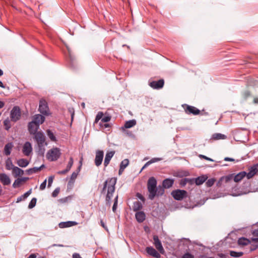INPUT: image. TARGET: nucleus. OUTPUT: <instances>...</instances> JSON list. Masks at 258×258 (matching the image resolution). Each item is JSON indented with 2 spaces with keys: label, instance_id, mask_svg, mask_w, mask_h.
Segmentation results:
<instances>
[{
  "label": "nucleus",
  "instance_id": "1",
  "mask_svg": "<svg viewBox=\"0 0 258 258\" xmlns=\"http://www.w3.org/2000/svg\"><path fill=\"white\" fill-rule=\"evenodd\" d=\"M116 183V178H109L104 182L103 186L101 190V195H105V202L106 205L110 206L111 199L115 191V185Z\"/></svg>",
  "mask_w": 258,
  "mask_h": 258
},
{
  "label": "nucleus",
  "instance_id": "2",
  "mask_svg": "<svg viewBox=\"0 0 258 258\" xmlns=\"http://www.w3.org/2000/svg\"><path fill=\"white\" fill-rule=\"evenodd\" d=\"M157 181L154 177H151L147 181V189L149 192L148 199L153 200L155 197L163 196L165 190L161 185L157 186Z\"/></svg>",
  "mask_w": 258,
  "mask_h": 258
},
{
  "label": "nucleus",
  "instance_id": "3",
  "mask_svg": "<svg viewBox=\"0 0 258 258\" xmlns=\"http://www.w3.org/2000/svg\"><path fill=\"white\" fill-rule=\"evenodd\" d=\"M61 153L57 148H53L48 151L47 153V158L51 161L57 160L60 156Z\"/></svg>",
  "mask_w": 258,
  "mask_h": 258
},
{
  "label": "nucleus",
  "instance_id": "4",
  "mask_svg": "<svg viewBox=\"0 0 258 258\" xmlns=\"http://www.w3.org/2000/svg\"><path fill=\"white\" fill-rule=\"evenodd\" d=\"M21 116V112L20 108L18 106H15L11 111L10 118L11 121L13 122H17L19 120Z\"/></svg>",
  "mask_w": 258,
  "mask_h": 258
},
{
  "label": "nucleus",
  "instance_id": "5",
  "mask_svg": "<svg viewBox=\"0 0 258 258\" xmlns=\"http://www.w3.org/2000/svg\"><path fill=\"white\" fill-rule=\"evenodd\" d=\"M171 195L175 200L180 201L187 197V192L184 190L176 189L173 190L171 192Z\"/></svg>",
  "mask_w": 258,
  "mask_h": 258
},
{
  "label": "nucleus",
  "instance_id": "6",
  "mask_svg": "<svg viewBox=\"0 0 258 258\" xmlns=\"http://www.w3.org/2000/svg\"><path fill=\"white\" fill-rule=\"evenodd\" d=\"M103 115L104 114L102 112L99 111L96 116L94 123H97L98 121L101 120L100 122H99V125H102V123H106L111 120V116L107 115L103 117Z\"/></svg>",
  "mask_w": 258,
  "mask_h": 258
},
{
  "label": "nucleus",
  "instance_id": "7",
  "mask_svg": "<svg viewBox=\"0 0 258 258\" xmlns=\"http://www.w3.org/2000/svg\"><path fill=\"white\" fill-rule=\"evenodd\" d=\"M182 107L184 109L185 112L187 114L198 115L200 113V110L195 106H190L186 104H183Z\"/></svg>",
  "mask_w": 258,
  "mask_h": 258
},
{
  "label": "nucleus",
  "instance_id": "8",
  "mask_svg": "<svg viewBox=\"0 0 258 258\" xmlns=\"http://www.w3.org/2000/svg\"><path fill=\"white\" fill-rule=\"evenodd\" d=\"M39 111L42 114L47 115L49 114V107L47 102L44 99H41L39 101Z\"/></svg>",
  "mask_w": 258,
  "mask_h": 258
},
{
  "label": "nucleus",
  "instance_id": "9",
  "mask_svg": "<svg viewBox=\"0 0 258 258\" xmlns=\"http://www.w3.org/2000/svg\"><path fill=\"white\" fill-rule=\"evenodd\" d=\"M33 135L34 139L36 141L37 145H40L41 146L42 145H47L45 142V137L42 132H38Z\"/></svg>",
  "mask_w": 258,
  "mask_h": 258
},
{
  "label": "nucleus",
  "instance_id": "10",
  "mask_svg": "<svg viewBox=\"0 0 258 258\" xmlns=\"http://www.w3.org/2000/svg\"><path fill=\"white\" fill-rule=\"evenodd\" d=\"M164 85L163 79H160L158 81H153L149 83V86L154 89H160L162 88Z\"/></svg>",
  "mask_w": 258,
  "mask_h": 258
},
{
  "label": "nucleus",
  "instance_id": "11",
  "mask_svg": "<svg viewBox=\"0 0 258 258\" xmlns=\"http://www.w3.org/2000/svg\"><path fill=\"white\" fill-rule=\"evenodd\" d=\"M104 156V152L102 150H97L96 152L95 158V164L96 166H99L102 162L103 158Z\"/></svg>",
  "mask_w": 258,
  "mask_h": 258
},
{
  "label": "nucleus",
  "instance_id": "12",
  "mask_svg": "<svg viewBox=\"0 0 258 258\" xmlns=\"http://www.w3.org/2000/svg\"><path fill=\"white\" fill-rule=\"evenodd\" d=\"M258 173V163L253 165L249 168V172L247 173L246 176L247 179H250Z\"/></svg>",
  "mask_w": 258,
  "mask_h": 258
},
{
  "label": "nucleus",
  "instance_id": "13",
  "mask_svg": "<svg viewBox=\"0 0 258 258\" xmlns=\"http://www.w3.org/2000/svg\"><path fill=\"white\" fill-rule=\"evenodd\" d=\"M39 125L35 123V121H31L28 123V129L31 135H34L38 132V129Z\"/></svg>",
  "mask_w": 258,
  "mask_h": 258
},
{
  "label": "nucleus",
  "instance_id": "14",
  "mask_svg": "<svg viewBox=\"0 0 258 258\" xmlns=\"http://www.w3.org/2000/svg\"><path fill=\"white\" fill-rule=\"evenodd\" d=\"M146 251L147 253L155 258H160V254L153 247L148 246L146 248Z\"/></svg>",
  "mask_w": 258,
  "mask_h": 258
},
{
  "label": "nucleus",
  "instance_id": "15",
  "mask_svg": "<svg viewBox=\"0 0 258 258\" xmlns=\"http://www.w3.org/2000/svg\"><path fill=\"white\" fill-rule=\"evenodd\" d=\"M153 240L155 246L161 253H162L164 251V248L162 246L161 241L159 239L158 236L154 235Z\"/></svg>",
  "mask_w": 258,
  "mask_h": 258
},
{
  "label": "nucleus",
  "instance_id": "16",
  "mask_svg": "<svg viewBox=\"0 0 258 258\" xmlns=\"http://www.w3.org/2000/svg\"><path fill=\"white\" fill-rule=\"evenodd\" d=\"M32 151V148L31 143L29 142H26L23 147V153L26 156H28Z\"/></svg>",
  "mask_w": 258,
  "mask_h": 258
},
{
  "label": "nucleus",
  "instance_id": "17",
  "mask_svg": "<svg viewBox=\"0 0 258 258\" xmlns=\"http://www.w3.org/2000/svg\"><path fill=\"white\" fill-rule=\"evenodd\" d=\"M174 182V180L172 178H166L163 180L162 182V185L161 187L163 188V189L165 188H169L172 187Z\"/></svg>",
  "mask_w": 258,
  "mask_h": 258
},
{
  "label": "nucleus",
  "instance_id": "18",
  "mask_svg": "<svg viewBox=\"0 0 258 258\" xmlns=\"http://www.w3.org/2000/svg\"><path fill=\"white\" fill-rule=\"evenodd\" d=\"M0 181L4 185H8L11 183V179L5 173H0Z\"/></svg>",
  "mask_w": 258,
  "mask_h": 258
},
{
  "label": "nucleus",
  "instance_id": "19",
  "mask_svg": "<svg viewBox=\"0 0 258 258\" xmlns=\"http://www.w3.org/2000/svg\"><path fill=\"white\" fill-rule=\"evenodd\" d=\"M114 151H111L107 152L105 155V159L104 161V165L105 167H107L109 164L111 158L115 154Z\"/></svg>",
  "mask_w": 258,
  "mask_h": 258
},
{
  "label": "nucleus",
  "instance_id": "20",
  "mask_svg": "<svg viewBox=\"0 0 258 258\" xmlns=\"http://www.w3.org/2000/svg\"><path fill=\"white\" fill-rule=\"evenodd\" d=\"M135 217L139 223H142L145 220L146 215L143 211H138L135 214Z\"/></svg>",
  "mask_w": 258,
  "mask_h": 258
},
{
  "label": "nucleus",
  "instance_id": "21",
  "mask_svg": "<svg viewBox=\"0 0 258 258\" xmlns=\"http://www.w3.org/2000/svg\"><path fill=\"white\" fill-rule=\"evenodd\" d=\"M44 116L38 114L34 115L32 121H35V123H36L38 125H40V124H42L44 122Z\"/></svg>",
  "mask_w": 258,
  "mask_h": 258
},
{
  "label": "nucleus",
  "instance_id": "22",
  "mask_svg": "<svg viewBox=\"0 0 258 258\" xmlns=\"http://www.w3.org/2000/svg\"><path fill=\"white\" fill-rule=\"evenodd\" d=\"M45 167L44 164H42L41 166H40L39 167H33L31 168H29L27 169L26 172L27 174L28 175H31L33 173H37L40 170H41L44 167Z\"/></svg>",
  "mask_w": 258,
  "mask_h": 258
},
{
  "label": "nucleus",
  "instance_id": "23",
  "mask_svg": "<svg viewBox=\"0 0 258 258\" xmlns=\"http://www.w3.org/2000/svg\"><path fill=\"white\" fill-rule=\"evenodd\" d=\"M247 174V172L245 171H241L236 175L234 176V181L235 182H238L240 181Z\"/></svg>",
  "mask_w": 258,
  "mask_h": 258
},
{
  "label": "nucleus",
  "instance_id": "24",
  "mask_svg": "<svg viewBox=\"0 0 258 258\" xmlns=\"http://www.w3.org/2000/svg\"><path fill=\"white\" fill-rule=\"evenodd\" d=\"M23 173H24V171L22 169H21V168H20L17 166L13 167V170H12V174H13V175L15 177H17L18 176L23 175Z\"/></svg>",
  "mask_w": 258,
  "mask_h": 258
},
{
  "label": "nucleus",
  "instance_id": "25",
  "mask_svg": "<svg viewBox=\"0 0 258 258\" xmlns=\"http://www.w3.org/2000/svg\"><path fill=\"white\" fill-rule=\"evenodd\" d=\"M207 179L206 176H201L198 177L194 179V183H195L196 185H199L202 184Z\"/></svg>",
  "mask_w": 258,
  "mask_h": 258
},
{
  "label": "nucleus",
  "instance_id": "26",
  "mask_svg": "<svg viewBox=\"0 0 258 258\" xmlns=\"http://www.w3.org/2000/svg\"><path fill=\"white\" fill-rule=\"evenodd\" d=\"M136 124V121L135 119L130 120L125 122L124 125L121 127L122 130L125 128H129L133 127Z\"/></svg>",
  "mask_w": 258,
  "mask_h": 258
},
{
  "label": "nucleus",
  "instance_id": "27",
  "mask_svg": "<svg viewBox=\"0 0 258 258\" xmlns=\"http://www.w3.org/2000/svg\"><path fill=\"white\" fill-rule=\"evenodd\" d=\"M238 245H247L248 244H249V243H251V241L250 240L246 238H245V237H241V238H239L238 240Z\"/></svg>",
  "mask_w": 258,
  "mask_h": 258
},
{
  "label": "nucleus",
  "instance_id": "28",
  "mask_svg": "<svg viewBox=\"0 0 258 258\" xmlns=\"http://www.w3.org/2000/svg\"><path fill=\"white\" fill-rule=\"evenodd\" d=\"M13 147V145L12 143H9L5 145L4 148V153L6 155L8 156L10 155Z\"/></svg>",
  "mask_w": 258,
  "mask_h": 258
},
{
  "label": "nucleus",
  "instance_id": "29",
  "mask_svg": "<svg viewBox=\"0 0 258 258\" xmlns=\"http://www.w3.org/2000/svg\"><path fill=\"white\" fill-rule=\"evenodd\" d=\"M226 138V136L223 134L220 133H215L213 134L211 140H224Z\"/></svg>",
  "mask_w": 258,
  "mask_h": 258
},
{
  "label": "nucleus",
  "instance_id": "30",
  "mask_svg": "<svg viewBox=\"0 0 258 258\" xmlns=\"http://www.w3.org/2000/svg\"><path fill=\"white\" fill-rule=\"evenodd\" d=\"M29 161L26 159H20L17 160V164L21 167H25L29 164Z\"/></svg>",
  "mask_w": 258,
  "mask_h": 258
},
{
  "label": "nucleus",
  "instance_id": "31",
  "mask_svg": "<svg viewBox=\"0 0 258 258\" xmlns=\"http://www.w3.org/2000/svg\"><path fill=\"white\" fill-rule=\"evenodd\" d=\"M143 207L142 204L139 201L134 202L133 206V209L134 211L138 212L141 210Z\"/></svg>",
  "mask_w": 258,
  "mask_h": 258
},
{
  "label": "nucleus",
  "instance_id": "32",
  "mask_svg": "<svg viewBox=\"0 0 258 258\" xmlns=\"http://www.w3.org/2000/svg\"><path fill=\"white\" fill-rule=\"evenodd\" d=\"M13 167H15L12 163L11 158H9L6 161V169L10 170H13Z\"/></svg>",
  "mask_w": 258,
  "mask_h": 258
},
{
  "label": "nucleus",
  "instance_id": "33",
  "mask_svg": "<svg viewBox=\"0 0 258 258\" xmlns=\"http://www.w3.org/2000/svg\"><path fill=\"white\" fill-rule=\"evenodd\" d=\"M31 189L17 198V202L25 200L31 193Z\"/></svg>",
  "mask_w": 258,
  "mask_h": 258
},
{
  "label": "nucleus",
  "instance_id": "34",
  "mask_svg": "<svg viewBox=\"0 0 258 258\" xmlns=\"http://www.w3.org/2000/svg\"><path fill=\"white\" fill-rule=\"evenodd\" d=\"M187 182H188L190 184H192L194 183V179L184 178L181 180L180 182V185L183 186L185 185Z\"/></svg>",
  "mask_w": 258,
  "mask_h": 258
},
{
  "label": "nucleus",
  "instance_id": "35",
  "mask_svg": "<svg viewBox=\"0 0 258 258\" xmlns=\"http://www.w3.org/2000/svg\"><path fill=\"white\" fill-rule=\"evenodd\" d=\"M4 125L5 129L7 131H9V129L11 127L12 125L11 123V121L9 118H7L4 121Z\"/></svg>",
  "mask_w": 258,
  "mask_h": 258
},
{
  "label": "nucleus",
  "instance_id": "36",
  "mask_svg": "<svg viewBox=\"0 0 258 258\" xmlns=\"http://www.w3.org/2000/svg\"><path fill=\"white\" fill-rule=\"evenodd\" d=\"M47 145H42V146H40V145H38V154L40 156H43L44 152H45V146H46Z\"/></svg>",
  "mask_w": 258,
  "mask_h": 258
},
{
  "label": "nucleus",
  "instance_id": "37",
  "mask_svg": "<svg viewBox=\"0 0 258 258\" xmlns=\"http://www.w3.org/2000/svg\"><path fill=\"white\" fill-rule=\"evenodd\" d=\"M46 133L47 136L49 137L51 141L53 142L56 141V138L53 132H52L50 130H47L46 131Z\"/></svg>",
  "mask_w": 258,
  "mask_h": 258
},
{
  "label": "nucleus",
  "instance_id": "38",
  "mask_svg": "<svg viewBox=\"0 0 258 258\" xmlns=\"http://www.w3.org/2000/svg\"><path fill=\"white\" fill-rule=\"evenodd\" d=\"M230 255L232 257H239L243 255V252H236L235 251L231 250L230 251Z\"/></svg>",
  "mask_w": 258,
  "mask_h": 258
},
{
  "label": "nucleus",
  "instance_id": "39",
  "mask_svg": "<svg viewBox=\"0 0 258 258\" xmlns=\"http://www.w3.org/2000/svg\"><path fill=\"white\" fill-rule=\"evenodd\" d=\"M129 162L128 159H125L121 162L120 167L125 169L129 164Z\"/></svg>",
  "mask_w": 258,
  "mask_h": 258
},
{
  "label": "nucleus",
  "instance_id": "40",
  "mask_svg": "<svg viewBox=\"0 0 258 258\" xmlns=\"http://www.w3.org/2000/svg\"><path fill=\"white\" fill-rule=\"evenodd\" d=\"M22 184V182L21 179H20V178H18L15 180L13 184V187L14 188H17L18 187H19Z\"/></svg>",
  "mask_w": 258,
  "mask_h": 258
},
{
  "label": "nucleus",
  "instance_id": "41",
  "mask_svg": "<svg viewBox=\"0 0 258 258\" xmlns=\"http://www.w3.org/2000/svg\"><path fill=\"white\" fill-rule=\"evenodd\" d=\"M36 202H37L36 198H32V200H31L29 204L28 208L29 209H32L33 208H34L36 205Z\"/></svg>",
  "mask_w": 258,
  "mask_h": 258
},
{
  "label": "nucleus",
  "instance_id": "42",
  "mask_svg": "<svg viewBox=\"0 0 258 258\" xmlns=\"http://www.w3.org/2000/svg\"><path fill=\"white\" fill-rule=\"evenodd\" d=\"M70 223V221L61 222L59 224V226L60 228L70 227H71Z\"/></svg>",
  "mask_w": 258,
  "mask_h": 258
},
{
  "label": "nucleus",
  "instance_id": "43",
  "mask_svg": "<svg viewBox=\"0 0 258 258\" xmlns=\"http://www.w3.org/2000/svg\"><path fill=\"white\" fill-rule=\"evenodd\" d=\"M216 180L214 178L209 179L206 182L207 187H211L215 183Z\"/></svg>",
  "mask_w": 258,
  "mask_h": 258
},
{
  "label": "nucleus",
  "instance_id": "44",
  "mask_svg": "<svg viewBox=\"0 0 258 258\" xmlns=\"http://www.w3.org/2000/svg\"><path fill=\"white\" fill-rule=\"evenodd\" d=\"M74 163V160L73 157H70L69 159V161L68 162V164L67 166V169L70 171L71 168H72Z\"/></svg>",
  "mask_w": 258,
  "mask_h": 258
},
{
  "label": "nucleus",
  "instance_id": "45",
  "mask_svg": "<svg viewBox=\"0 0 258 258\" xmlns=\"http://www.w3.org/2000/svg\"><path fill=\"white\" fill-rule=\"evenodd\" d=\"M223 178L225 179L226 182H228L233 178L234 179V176H233V174H231L227 175Z\"/></svg>",
  "mask_w": 258,
  "mask_h": 258
},
{
  "label": "nucleus",
  "instance_id": "46",
  "mask_svg": "<svg viewBox=\"0 0 258 258\" xmlns=\"http://www.w3.org/2000/svg\"><path fill=\"white\" fill-rule=\"evenodd\" d=\"M161 160V158H153L151 159L150 161H148V163L149 164V165L158 162Z\"/></svg>",
  "mask_w": 258,
  "mask_h": 258
},
{
  "label": "nucleus",
  "instance_id": "47",
  "mask_svg": "<svg viewBox=\"0 0 258 258\" xmlns=\"http://www.w3.org/2000/svg\"><path fill=\"white\" fill-rule=\"evenodd\" d=\"M59 191H60V189L59 187H57L52 192V196L53 197H56L58 195V194H59Z\"/></svg>",
  "mask_w": 258,
  "mask_h": 258
},
{
  "label": "nucleus",
  "instance_id": "48",
  "mask_svg": "<svg viewBox=\"0 0 258 258\" xmlns=\"http://www.w3.org/2000/svg\"><path fill=\"white\" fill-rule=\"evenodd\" d=\"M181 258H195L194 256L189 252L184 253L181 257Z\"/></svg>",
  "mask_w": 258,
  "mask_h": 258
},
{
  "label": "nucleus",
  "instance_id": "49",
  "mask_svg": "<svg viewBox=\"0 0 258 258\" xmlns=\"http://www.w3.org/2000/svg\"><path fill=\"white\" fill-rule=\"evenodd\" d=\"M54 179L53 176H50L48 177V187H49L51 186V184L52 183L53 180Z\"/></svg>",
  "mask_w": 258,
  "mask_h": 258
},
{
  "label": "nucleus",
  "instance_id": "50",
  "mask_svg": "<svg viewBox=\"0 0 258 258\" xmlns=\"http://www.w3.org/2000/svg\"><path fill=\"white\" fill-rule=\"evenodd\" d=\"M78 172H79V171H77V172L75 171V172H73V173L72 174L71 176V180L73 181L77 178L78 174Z\"/></svg>",
  "mask_w": 258,
  "mask_h": 258
},
{
  "label": "nucleus",
  "instance_id": "51",
  "mask_svg": "<svg viewBox=\"0 0 258 258\" xmlns=\"http://www.w3.org/2000/svg\"><path fill=\"white\" fill-rule=\"evenodd\" d=\"M243 96L244 98H247L250 96V92L246 90L243 93Z\"/></svg>",
  "mask_w": 258,
  "mask_h": 258
},
{
  "label": "nucleus",
  "instance_id": "52",
  "mask_svg": "<svg viewBox=\"0 0 258 258\" xmlns=\"http://www.w3.org/2000/svg\"><path fill=\"white\" fill-rule=\"evenodd\" d=\"M46 185V179H45L41 184L40 186V190H43L45 189Z\"/></svg>",
  "mask_w": 258,
  "mask_h": 258
},
{
  "label": "nucleus",
  "instance_id": "53",
  "mask_svg": "<svg viewBox=\"0 0 258 258\" xmlns=\"http://www.w3.org/2000/svg\"><path fill=\"white\" fill-rule=\"evenodd\" d=\"M258 248V243L257 244H252L250 247V250L254 251Z\"/></svg>",
  "mask_w": 258,
  "mask_h": 258
},
{
  "label": "nucleus",
  "instance_id": "54",
  "mask_svg": "<svg viewBox=\"0 0 258 258\" xmlns=\"http://www.w3.org/2000/svg\"><path fill=\"white\" fill-rule=\"evenodd\" d=\"M68 52H69L70 60L71 61H72L73 62V61L75 60V57L72 54L71 52L70 51V50L69 49H68Z\"/></svg>",
  "mask_w": 258,
  "mask_h": 258
},
{
  "label": "nucleus",
  "instance_id": "55",
  "mask_svg": "<svg viewBox=\"0 0 258 258\" xmlns=\"http://www.w3.org/2000/svg\"><path fill=\"white\" fill-rule=\"evenodd\" d=\"M101 126H102V127L103 128H110L111 126V125L109 123H105L103 124V123H102V125H100Z\"/></svg>",
  "mask_w": 258,
  "mask_h": 258
},
{
  "label": "nucleus",
  "instance_id": "56",
  "mask_svg": "<svg viewBox=\"0 0 258 258\" xmlns=\"http://www.w3.org/2000/svg\"><path fill=\"white\" fill-rule=\"evenodd\" d=\"M199 156H200V157L201 158L204 159H205L206 160L211 161H213V159H212L211 158H209V157H207V156H206L205 155H200Z\"/></svg>",
  "mask_w": 258,
  "mask_h": 258
},
{
  "label": "nucleus",
  "instance_id": "57",
  "mask_svg": "<svg viewBox=\"0 0 258 258\" xmlns=\"http://www.w3.org/2000/svg\"><path fill=\"white\" fill-rule=\"evenodd\" d=\"M69 171L66 168L64 170L59 171L57 172L58 174H65Z\"/></svg>",
  "mask_w": 258,
  "mask_h": 258
},
{
  "label": "nucleus",
  "instance_id": "58",
  "mask_svg": "<svg viewBox=\"0 0 258 258\" xmlns=\"http://www.w3.org/2000/svg\"><path fill=\"white\" fill-rule=\"evenodd\" d=\"M100 225L101 226L104 228L106 231H108L107 227L105 224V223L103 222V220H100Z\"/></svg>",
  "mask_w": 258,
  "mask_h": 258
},
{
  "label": "nucleus",
  "instance_id": "59",
  "mask_svg": "<svg viewBox=\"0 0 258 258\" xmlns=\"http://www.w3.org/2000/svg\"><path fill=\"white\" fill-rule=\"evenodd\" d=\"M137 197L139 198L142 201H144L145 200L144 197L140 193L137 194Z\"/></svg>",
  "mask_w": 258,
  "mask_h": 258
},
{
  "label": "nucleus",
  "instance_id": "60",
  "mask_svg": "<svg viewBox=\"0 0 258 258\" xmlns=\"http://www.w3.org/2000/svg\"><path fill=\"white\" fill-rule=\"evenodd\" d=\"M251 242H252V244H258V237L257 238H252L250 240Z\"/></svg>",
  "mask_w": 258,
  "mask_h": 258
},
{
  "label": "nucleus",
  "instance_id": "61",
  "mask_svg": "<svg viewBox=\"0 0 258 258\" xmlns=\"http://www.w3.org/2000/svg\"><path fill=\"white\" fill-rule=\"evenodd\" d=\"M117 204H116V201L114 202V204L112 207V211L115 212L116 208H117Z\"/></svg>",
  "mask_w": 258,
  "mask_h": 258
},
{
  "label": "nucleus",
  "instance_id": "62",
  "mask_svg": "<svg viewBox=\"0 0 258 258\" xmlns=\"http://www.w3.org/2000/svg\"><path fill=\"white\" fill-rule=\"evenodd\" d=\"M72 258H82L78 253H74L73 254Z\"/></svg>",
  "mask_w": 258,
  "mask_h": 258
},
{
  "label": "nucleus",
  "instance_id": "63",
  "mask_svg": "<svg viewBox=\"0 0 258 258\" xmlns=\"http://www.w3.org/2000/svg\"><path fill=\"white\" fill-rule=\"evenodd\" d=\"M20 179H21L22 182H25L26 181H27V180H29V177H22V178H20Z\"/></svg>",
  "mask_w": 258,
  "mask_h": 258
},
{
  "label": "nucleus",
  "instance_id": "64",
  "mask_svg": "<svg viewBox=\"0 0 258 258\" xmlns=\"http://www.w3.org/2000/svg\"><path fill=\"white\" fill-rule=\"evenodd\" d=\"M252 234L254 236L258 237V229L256 230H254L252 232Z\"/></svg>",
  "mask_w": 258,
  "mask_h": 258
}]
</instances>
